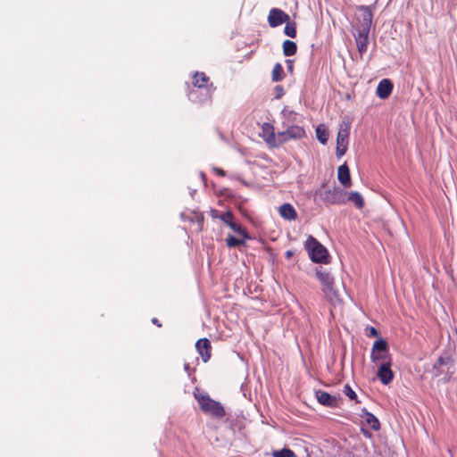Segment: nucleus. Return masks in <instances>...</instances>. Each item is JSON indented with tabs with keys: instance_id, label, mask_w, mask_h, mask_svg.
<instances>
[{
	"instance_id": "obj_1",
	"label": "nucleus",
	"mask_w": 457,
	"mask_h": 457,
	"mask_svg": "<svg viewBox=\"0 0 457 457\" xmlns=\"http://www.w3.org/2000/svg\"><path fill=\"white\" fill-rule=\"evenodd\" d=\"M194 395L204 413L216 419H222L226 415L225 409L221 403L212 399L208 395L195 392Z\"/></svg>"
},
{
	"instance_id": "obj_2",
	"label": "nucleus",
	"mask_w": 457,
	"mask_h": 457,
	"mask_svg": "<svg viewBox=\"0 0 457 457\" xmlns=\"http://www.w3.org/2000/svg\"><path fill=\"white\" fill-rule=\"evenodd\" d=\"M360 9L364 12L363 19L366 22V27L358 31V34L355 36V42L359 53L362 54L368 49L370 24L372 20V13L368 6H361Z\"/></svg>"
},
{
	"instance_id": "obj_3",
	"label": "nucleus",
	"mask_w": 457,
	"mask_h": 457,
	"mask_svg": "<svg viewBox=\"0 0 457 457\" xmlns=\"http://www.w3.org/2000/svg\"><path fill=\"white\" fill-rule=\"evenodd\" d=\"M305 247L313 262L327 263L328 262V253L327 249L312 236L308 237Z\"/></svg>"
},
{
	"instance_id": "obj_4",
	"label": "nucleus",
	"mask_w": 457,
	"mask_h": 457,
	"mask_svg": "<svg viewBox=\"0 0 457 457\" xmlns=\"http://www.w3.org/2000/svg\"><path fill=\"white\" fill-rule=\"evenodd\" d=\"M344 192L338 187L318 189L314 193V199H320L326 204H345Z\"/></svg>"
},
{
	"instance_id": "obj_5",
	"label": "nucleus",
	"mask_w": 457,
	"mask_h": 457,
	"mask_svg": "<svg viewBox=\"0 0 457 457\" xmlns=\"http://www.w3.org/2000/svg\"><path fill=\"white\" fill-rule=\"evenodd\" d=\"M370 359L371 361L377 366L384 362H392L391 355L388 350V344L385 339L378 338L374 342L371 348Z\"/></svg>"
},
{
	"instance_id": "obj_6",
	"label": "nucleus",
	"mask_w": 457,
	"mask_h": 457,
	"mask_svg": "<svg viewBox=\"0 0 457 457\" xmlns=\"http://www.w3.org/2000/svg\"><path fill=\"white\" fill-rule=\"evenodd\" d=\"M351 126L347 122L340 124L337 136V156L342 157L347 151Z\"/></svg>"
},
{
	"instance_id": "obj_7",
	"label": "nucleus",
	"mask_w": 457,
	"mask_h": 457,
	"mask_svg": "<svg viewBox=\"0 0 457 457\" xmlns=\"http://www.w3.org/2000/svg\"><path fill=\"white\" fill-rule=\"evenodd\" d=\"M212 213H215L212 215L213 217L219 218L223 223H225L239 236L244 237L245 238H251L247 231L241 225L234 221V214L232 212L227 211L219 215L218 211L214 210L212 211Z\"/></svg>"
},
{
	"instance_id": "obj_8",
	"label": "nucleus",
	"mask_w": 457,
	"mask_h": 457,
	"mask_svg": "<svg viewBox=\"0 0 457 457\" xmlns=\"http://www.w3.org/2000/svg\"><path fill=\"white\" fill-rule=\"evenodd\" d=\"M306 132L303 127L298 125L288 126L285 131L278 132L281 145L291 139H301L305 137Z\"/></svg>"
},
{
	"instance_id": "obj_9",
	"label": "nucleus",
	"mask_w": 457,
	"mask_h": 457,
	"mask_svg": "<svg viewBox=\"0 0 457 457\" xmlns=\"http://www.w3.org/2000/svg\"><path fill=\"white\" fill-rule=\"evenodd\" d=\"M262 137L263 140L271 147H278L281 145L278 132L275 134L274 127L269 122L263 123L262 127Z\"/></svg>"
},
{
	"instance_id": "obj_10",
	"label": "nucleus",
	"mask_w": 457,
	"mask_h": 457,
	"mask_svg": "<svg viewBox=\"0 0 457 457\" xmlns=\"http://www.w3.org/2000/svg\"><path fill=\"white\" fill-rule=\"evenodd\" d=\"M289 20V15L278 8H272L268 15V22L271 28L278 27Z\"/></svg>"
},
{
	"instance_id": "obj_11",
	"label": "nucleus",
	"mask_w": 457,
	"mask_h": 457,
	"mask_svg": "<svg viewBox=\"0 0 457 457\" xmlns=\"http://www.w3.org/2000/svg\"><path fill=\"white\" fill-rule=\"evenodd\" d=\"M210 79L204 72H195L193 76V87H197L201 91H204L203 95L204 98H209L211 96V91L208 88Z\"/></svg>"
},
{
	"instance_id": "obj_12",
	"label": "nucleus",
	"mask_w": 457,
	"mask_h": 457,
	"mask_svg": "<svg viewBox=\"0 0 457 457\" xmlns=\"http://www.w3.org/2000/svg\"><path fill=\"white\" fill-rule=\"evenodd\" d=\"M392 362H384L378 365V378L384 385H388L394 378V372L391 370Z\"/></svg>"
},
{
	"instance_id": "obj_13",
	"label": "nucleus",
	"mask_w": 457,
	"mask_h": 457,
	"mask_svg": "<svg viewBox=\"0 0 457 457\" xmlns=\"http://www.w3.org/2000/svg\"><path fill=\"white\" fill-rule=\"evenodd\" d=\"M195 348L204 362H207L212 355L211 342L207 338H201L195 343Z\"/></svg>"
},
{
	"instance_id": "obj_14",
	"label": "nucleus",
	"mask_w": 457,
	"mask_h": 457,
	"mask_svg": "<svg viewBox=\"0 0 457 457\" xmlns=\"http://www.w3.org/2000/svg\"><path fill=\"white\" fill-rule=\"evenodd\" d=\"M315 394L318 402L324 406L335 408L339 404V399L337 396L331 395L325 391L318 390Z\"/></svg>"
},
{
	"instance_id": "obj_15",
	"label": "nucleus",
	"mask_w": 457,
	"mask_h": 457,
	"mask_svg": "<svg viewBox=\"0 0 457 457\" xmlns=\"http://www.w3.org/2000/svg\"><path fill=\"white\" fill-rule=\"evenodd\" d=\"M393 83L388 79H384L378 83L376 94L381 99H386L389 97L393 91Z\"/></svg>"
},
{
	"instance_id": "obj_16",
	"label": "nucleus",
	"mask_w": 457,
	"mask_h": 457,
	"mask_svg": "<svg viewBox=\"0 0 457 457\" xmlns=\"http://www.w3.org/2000/svg\"><path fill=\"white\" fill-rule=\"evenodd\" d=\"M445 366L447 367V370H449L450 367H453V360L449 356L438 357L436 362L433 364L435 376H440L444 372V370L442 368Z\"/></svg>"
},
{
	"instance_id": "obj_17",
	"label": "nucleus",
	"mask_w": 457,
	"mask_h": 457,
	"mask_svg": "<svg viewBox=\"0 0 457 457\" xmlns=\"http://www.w3.org/2000/svg\"><path fill=\"white\" fill-rule=\"evenodd\" d=\"M322 292L331 303L336 304L341 302L340 294L338 290L335 288V282L329 284L328 287H322Z\"/></svg>"
},
{
	"instance_id": "obj_18",
	"label": "nucleus",
	"mask_w": 457,
	"mask_h": 457,
	"mask_svg": "<svg viewBox=\"0 0 457 457\" xmlns=\"http://www.w3.org/2000/svg\"><path fill=\"white\" fill-rule=\"evenodd\" d=\"M278 212L280 216L287 220H295L297 219V212L291 204L286 203L282 204Z\"/></svg>"
},
{
	"instance_id": "obj_19",
	"label": "nucleus",
	"mask_w": 457,
	"mask_h": 457,
	"mask_svg": "<svg viewBox=\"0 0 457 457\" xmlns=\"http://www.w3.org/2000/svg\"><path fill=\"white\" fill-rule=\"evenodd\" d=\"M337 179L343 186L346 187L351 186V175L349 167L346 163H344L338 167Z\"/></svg>"
},
{
	"instance_id": "obj_20",
	"label": "nucleus",
	"mask_w": 457,
	"mask_h": 457,
	"mask_svg": "<svg viewBox=\"0 0 457 457\" xmlns=\"http://www.w3.org/2000/svg\"><path fill=\"white\" fill-rule=\"evenodd\" d=\"M316 277L321 283L322 287H326L327 286L328 287L329 284L334 282V278L331 274L322 267L316 270Z\"/></svg>"
},
{
	"instance_id": "obj_21",
	"label": "nucleus",
	"mask_w": 457,
	"mask_h": 457,
	"mask_svg": "<svg viewBox=\"0 0 457 457\" xmlns=\"http://www.w3.org/2000/svg\"><path fill=\"white\" fill-rule=\"evenodd\" d=\"M361 417L364 419L365 423L373 430L377 431L380 428L379 420L372 413L363 410V415Z\"/></svg>"
},
{
	"instance_id": "obj_22",
	"label": "nucleus",
	"mask_w": 457,
	"mask_h": 457,
	"mask_svg": "<svg viewBox=\"0 0 457 457\" xmlns=\"http://www.w3.org/2000/svg\"><path fill=\"white\" fill-rule=\"evenodd\" d=\"M316 137L317 139L322 144L326 145L328 139V131L327 127L324 124H320L316 128Z\"/></svg>"
},
{
	"instance_id": "obj_23",
	"label": "nucleus",
	"mask_w": 457,
	"mask_h": 457,
	"mask_svg": "<svg viewBox=\"0 0 457 457\" xmlns=\"http://www.w3.org/2000/svg\"><path fill=\"white\" fill-rule=\"evenodd\" d=\"M283 54L285 56H292L297 51V46L294 41L285 40L282 45Z\"/></svg>"
},
{
	"instance_id": "obj_24",
	"label": "nucleus",
	"mask_w": 457,
	"mask_h": 457,
	"mask_svg": "<svg viewBox=\"0 0 457 457\" xmlns=\"http://www.w3.org/2000/svg\"><path fill=\"white\" fill-rule=\"evenodd\" d=\"M246 239L247 238H245L244 237H242L241 238H237L232 235H228L226 237L225 241H226V245L228 247L233 248V247H239L241 245H245Z\"/></svg>"
},
{
	"instance_id": "obj_25",
	"label": "nucleus",
	"mask_w": 457,
	"mask_h": 457,
	"mask_svg": "<svg viewBox=\"0 0 457 457\" xmlns=\"http://www.w3.org/2000/svg\"><path fill=\"white\" fill-rule=\"evenodd\" d=\"M348 200L358 209H362L365 204L362 195L359 192H351Z\"/></svg>"
},
{
	"instance_id": "obj_26",
	"label": "nucleus",
	"mask_w": 457,
	"mask_h": 457,
	"mask_svg": "<svg viewBox=\"0 0 457 457\" xmlns=\"http://www.w3.org/2000/svg\"><path fill=\"white\" fill-rule=\"evenodd\" d=\"M284 70L282 65L278 62L274 65L271 72V79L274 82L281 81L284 79Z\"/></svg>"
},
{
	"instance_id": "obj_27",
	"label": "nucleus",
	"mask_w": 457,
	"mask_h": 457,
	"mask_svg": "<svg viewBox=\"0 0 457 457\" xmlns=\"http://www.w3.org/2000/svg\"><path fill=\"white\" fill-rule=\"evenodd\" d=\"M286 26L284 29V33L292 37L295 38L296 37V23L295 21H287V22H285Z\"/></svg>"
},
{
	"instance_id": "obj_28",
	"label": "nucleus",
	"mask_w": 457,
	"mask_h": 457,
	"mask_svg": "<svg viewBox=\"0 0 457 457\" xmlns=\"http://www.w3.org/2000/svg\"><path fill=\"white\" fill-rule=\"evenodd\" d=\"M273 457H295L294 451L289 448H283L272 453Z\"/></svg>"
},
{
	"instance_id": "obj_29",
	"label": "nucleus",
	"mask_w": 457,
	"mask_h": 457,
	"mask_svg": "<svg viewBox=\"0 0 457 457\" xmlns=\"http://www.w3.org/2000/svg\"><path fill=\"white\" fill-rule=\"evenodd\" d=\"M344 393L345 394V395H347L351 400H354L356 403H358L359 401L357 400V395L356 393L353 390V388L348 385L346 384L345 386H344Z\"/></svg>"
},
{
	"instance_id": "obj_30",
	"label": "nucleus",
	"mask_w": 457,
	"mask_h": 457,
	"mask_svg": "<svg viewBox=\"0 0 457 457\" xmlns=\"http://www.w3.org/2000/svg\"><path fill=\"white\" fill-rule=\"evenodd\" d=\"M365 331H366V336L368 337H375L378 336V331L374 327L368 326L366 328Z\"/></svg>"
},
{
	"instance_id": "obj_31",
	"label": "nucleus",
	"mask_w": 457,
	"mask_h": 457,
	"mask_svg": "<svg viewBox=\"0 0 457 457\" xmlns=\"http://www.w3.org/2000/svg\"><path fill=\"white\" fill-rule=\"evenodd\" d=\"M188 98L193 102H200L202 99H198L196 96V90L195 88H192L188 92Z\"/></svg>"
},
{
	"instance_id": "obj_32",
	"label": "nucleus",
	"mask_w": 457,
	"mask_h": 457,
	"mask_svg": "<svg viewBox=\"0 0 457 457\" xmlns=\"http://www.w3.org/2000/svg\"><path fill=\"white\" fill-rule=\"evenodd\" d=\"M213 171L220 177H224L226 175L225 170H223L221 168L214 167Z\"/></svg>"
},
{
	"instance_id": "obj_33",
	"label": "nucleus",
	"mask_w": 457,
	"mask_h": 457,
	"mask_svg": "<svg viewBox=\"0 0 457 457\" xmlns=\"http://www.w3.org/2000/svg\"><path fill=\"white\" fill-rule=\"evenodd\" d=\"M287 64V70L290 71V72H293V70H294V63H293V61L292 60H287L286 61Z\"/></svg>"
},
{
	"instance_id": "obj_34",
	"label": "nucleus",
	"mask_w": 457,
	"mask_h": 457,
	"mask_svg": "<svg viewBox=\"0 0 457 457\" xmlns=\"http://www.w3.org/2000/svg\"><path fill=\"white\" fill-rule=\"evenodd\" d=\"M275 89L278 92L277 97H280L283 95V87L281 86H277Z\"/></svg>"
},
{
	"instance_id": "obj_35",
	"label": "nucleus",
	"mask_w": 457,
	"mask_h": 457,
	"mask_svg": "<svg viewBox=\"0 0 457 457\" xmlns=\"http://www.w3.org/2000/svg\"><path fill=\"white\" fill-rule=\"evenodd\" d=\"M293 256V252L288 250L286 252V257L287 259H290Z\"/></svg>"
},
{
	"instance_id": "obj_36",
	"label": "nucleus",
	"mask_w": 457,
	"mask_h": 457,
	"mask_svg": "<svg viewBox=\"0 0 457 457\" xmlns=\"http://www.w3.org/2000/svg\"><path fill=\"white\" fill-rule=\"evenodd\" d=\"M152 322H153L154 324L157 325L158 327H161V326H162V324L159 322V320H158L156 318H154V319L152 320Z\"/></svg>"
}]
</instances>
